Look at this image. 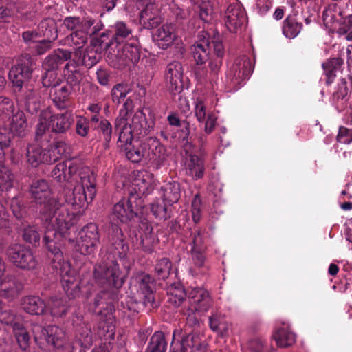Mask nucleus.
I'll use <instances>...</instances> for the list:
<instances>
[{
	"label": "nucleus",
	"instance_id": "9b49d317",
	"mask_svg": "<svg viewBox=\"0 0 352 352\" xmlns=\"http://www.w3.org/2000/svg\"><path fill=\"white\" fill-rule=\"evenodd\" d=\"M144 199H120L113 206V214L122 223H126L142 214Z\"/></svg>",
	"mask_w": 352,
	"mask_h": 352
},
{
	"label": "nucleus",
	"instance_id": "6e6552de",
	"mask_svg": "<svg viewBox=\"0 0 352 352\" xmlns=\"http://www.w3.org/2000/svg\"><path fill=\"white\" fill-rule=\"evenodd\" d=\"M6 254L14 266L23 270H34L38 265L32 250L22 244L10 245L6 250Z\"/></svg>",
	"mask_w": 352,
	"mask_h": 352
},
{
	"label": "nucleus",
	"instance_id": "1a4fd4ad",
	"mask_svg": "<svg viewBox=\"0 0 352 352\" xmlns=\"http://www.w3.org/2000/svg\"><path fill=\"white\" fill-rule=\"evenodd\" d=\"M206 344L201 342L199 335L182 333V330L175 329L173 333V341L169 352H195L204 351Z\"/></svg>",
	"mask_w": 352,
	"mask_h": 352
},
{
	"label": "nucleus",
	"instance_id": "774afa93",
	"mask_svg": "<svg viewBox=\"0 0 352 352\" xmlns=\"http://www.w3.org/2000/svg\"><path fill=\"white\" fill-rule=\"evenodd\" d=\"M99 129L102 132L106 142H109L111 138L112 126L111 123L107 120H102L99 124Z\"/></svg>",
	"mask_w": 352,
	"mask_h": 352
},
{
	"label": "nucleus",
	"instance_id": "6e6d98bb",
	"mask_svg": "<svg viewBox=\"0 0 352 352\" xmlns=\"http://www.w3.org/2000/svg\"><path fill=\"white\" fill-rule=\"evenodd\" d=\"M23 201V199H12L10 204L13 214L18 219L26 217L28 214V210L25 206Z\"/></svg>",
	"mask_w": 352,
	"mask_h": 352
},
{
	"label": "nucleus",
	"instance_id": "c9c22d12",
	"mask_svg": "<svg viewBox=\"0 0 352 352\" xmlns=\"http://www.w3.org/2000/svg\"><path fill=\"white\" fill-rule=\"evenodd\" d=\"M118 56L121 60L126 61V64L128 62L135 63L140 59V52L136 45L126 43L123 46L121 51L118 50Z\"/></svg>",
	"mask_w": 352,
	"mask_h": 352
},
{
	"label": "nucleus",
	"instance_id": "052dcab7",
	"mask_svg": "<svg viewBox=\"0 0 352 352\" xmlns=\"http://www.w3.org/2000/svg\"><path fill=\"white\" fill-rule=\"evenodd\" d=\"M72 91V87L70 85H63L56 88L54 91V100L56 102H64L66 101Z\"/></svg>",
	"mask_w": 352,
	"mask_h": 352
},
{
	"label": "nucleus",
	"instance_id": "20e7f679",
	"mask_svg": "<svg viewBox=\"0 0 352 352\" xmlns=\"http://www.w3.org/2000/svg\"><path fill=\"white\" fill-rule=\"evenodd\" d=\"M89 203L87 199H45L41 204V215L47 221L50 217H60V213L70 217L71 227L77 221L87 209Z\"/></svg>",
	"mask_w": 352,
	"mask_h": 352
},
{
	"label": "nucleus",
	"instance_id": "9d476101",
	"mask_svg": "<svg viewBox=\"0 0 352 352\" xmlns=\"http://www.w3.org/2000/svg\"><path fill=\"white\" fill-rule=\"evenodd\" d=\"M99 242L98 226L89 223L80 230L74 249L81 254L90 255L96 251Z\"/></svg>",
	"mask_w": 352,
	"mask_h": 352
},
{
	"label": "nucleus",
	"instance_id": "0eeeda50",
	"mask_svg": "<svg viewBox=\"0 0 352 352\" xmlns=\"http://www.w3.org/2000/svg\"><path fill=\"white\" fill-rule=\"evenodd\" d=\"M132 283L135 284L137 291L142 295V303H135V307H129V309L138 312L141 307L153 309L157 307L154 296L155 281L148 274L141 273L137 274L133 279Z\"/></svg>",
	"mask_w": 352,
	"mask_h": 352
},
{
	"label": "nucleus",
	"instance_id": "5fc2aeb1",
	"mask_svg": "<svg viewBox=\"0 0 352 352\" xmlns=\"http://www.w3.org/2000/svg\"><path fill=\"white\" fill-rule=\"evenodd\" d=\"M166 199H161V201H155L151 204V210L157 218L166 219L169 217L167 212Z\"/></svg>",
	"mask_w": 352,
	"mask_h": 352
},
{
	"label": "nucleus",
	"instance_id": "c756f323",
	"mask_svg": "<svg viewBox=\"0 0 352 352\" xmlns=\"http://www.w3.org/2000/svg\"><path fill=\"white\" fill-rule=\"evenodd\" d=\"M49 307L53 317L61 318H65L67 313L71 312L73 308L71 304L67 305L65 300L56 296L50 298Z\"/></svg>",
	"mask_w": 352,
	"mask_h": 352
},
{
	"label": "nucleus",
	"instance_id": "69168bd1",
	"mask_svg": "<svg viewBox=\"0 0 352 352\" xmlns=\"http://www.w3.org/2000/svg\"><path fill=\"white\" fill-rule=\"evenodd\" d=\"M11 133L6 128H0V160L3 157V149L10 143Z\"/></svg>",
	"mask_w": 352,
	"mask_h": 352
},
{
	"label": "nucleus",
	"instance_id": "864d4df0",
	"mask_svg": "<svg viewBox=\"0 0 352 352\" xmlns=\"http://www.w3.org/2000/svg\"><path fill=\"white\" fill-rule=\"evenodd\" d=\"M248 348L253 352H274L267 342L260 338H254L249 341Z\"/></svg>",
	"mask_w": 352,
	"mask_h": 352
},
{
	"label": "nucleus",
	"instance_id": "dca6fc26",
	"mask_svg": "<svg viewBox=\"0 0 352 352\" xmlns=\"http://www.w3.org/2000/svg\"><path fill=\"white\" fill-rule=\"evenodd\" d=\"M80 184L73 190L74 198H94L96 192V177L89 168H83L80 173Z\"/></svg>",
	"mask_w": 352,
	"mask_h": 352
},
{
	"label": "nucleus",
	"instance_id": "ea45409f",
	"mask_svg": "<svg viewBox=\"0 0 352 352\" xmlns=\"http://www.w3.org/2000/svg\"><path fill=\"white\" fill-rule=\"evenodd\" d=\"M38 30L41 36L52 41H54L58 36L56 23L50 18L43 20L38 26Z\"/></svg>",
	"mask_w": 352,
	"mask_h": 352
},
{
	"label": "nucleus",
	"instance_id": "4c0bfd02",
	"mask_svg": "<svg viewBox=\"0 0 352 352\" xmlns=\"http://www.w3.org/2000/svg\"><path fill=\"white\" fill-rule=\"evenodd\" d=\"M128 144L127 146H120L126 153V157L132 162L137 163L141 161L142 158L146 160L145 148H144V140L138 145Z\"/></svg>",
	"mask_w": 352,
	"mask_h": 352
},
{
	"label": "nucleus",
	"instance_id": "338daca9",
	"mask_svg": "<svg viewBox=\"0 0 352 352\" xmlns=\"http://www.w3.org/2000/svg\"><path fill=\"white\" fill-rule=\"evenodd\" d=\"M337 140L342 144H350L352 142V129L346 127H340Z\"/></svg>",
	"mask_w": 352,
	"mask_h": 352
},
{
	"label": "nucleus",
	"instance_id": "bb28decb",
	"mask_svg": "<svg viewBox=\"0 0 352 352\" xmlns=\"http://www.w3.org/2000/svg\"><path fill=\"white\" fill-rule=\"evenodd\" d=\"M70 58V52L63 49H58L45 58L43 63V67L48 71L56 69L60 65Z\"/></svg>",
	"mask_w": 352,
	"mask_h": 352
},
{
	"label": "nucleus",
	"instance_id": "cd10ccee",
	"mask_svg": "<svg viewBox=\"0 0 352 352\" xmlns=\"http://www.w3.org/2000/svg\"><path fill=\"white\" fill-rule=\"evenodd\" d=\"M47 156V151H43L38 144H32L28 147L27 160L33 167H37L41 163H50Z\"/></svg>",
	"mask_w": 352,
	"mask_h": 352
},
{
	"label": "nucleus",
	"instance_id": "a211bd4d",
	"mask_svg": "<svg viewBox=\"0 0 352 352\" xmlns=\"http://www.w3.org/2000/svg\"><path fill=\"white\" fill-rule=\"evenodd\" d=\"M30 65V57L29 55H25L12 67L9 72V78L14 87L21 89L23 82L30 77L32 73Z\"/></svg>",
	"mask_w": 352,
	"mask_h": 352
},
{
	"label": "nucleus",
	"instance_id": "de8ad7c7",
	"mask_svg": "<svg viewBox=\"0 0 352 352\" xmlns=\"http://www.w3.org/2000/svg\"><path fill=\"white\" fill-rule=\"evenodd\" d=\"M195 10L202 21L210 22L212 19L214 11L210 1H203L195 6Z\"/></svg>",
	"mask_w": 352,
	"mask_h": 352
},
{
	"label": "nucleus",
	"instance_id": "f704fd0d",
	"mask_svg": "<svg viewBox=\"0 0 352 352\" xmlns=\"http://www.w3.org/2000/svg\"><path fill=\"white\" fill-rule=\"evenodd\" d=\"M71 147L64 141H57L47 152V161L50 163L56 162L62 157L69 155Z\"/></svg>",
	"mask_w": 352,
	"mask_h": 352
},
{
	"label": "nucleus",
	"instance_id": "4d7b16f0",
	"mask_svg": "<svg viewBox=\"0 0 352 352\" xmlns=\"http://www.w3.org/2000/svg\"><path fill=\"white\" fill-rule=\"evenodd\" d=\"M197 311H194L188 306H184L182 309V314L186 316V324L190 327H196L199 324V317Z\"/></svg>",
	"mask_w": 352,
	"mask_h": 352
},
{
	"label": "nucleus",
	"instance_id": "79ce46f5",
	"mask_svg": "<svg viewBox=\"0 0 352 352\" xmlns=\"http://www.w3.org/2000/svg\"><path fill=\"white\" fill-rule=\"evenodd\" d=\"M29 192L34 198H47L51 195V188L45 180L41 179L31 184Z\"/></svg>",
	"mask_w": 352,
	"mask_h": 352
},
{
	"label": "nucleus",
	"instance_id": "6ab92c4d",
	"mask_svg": "<svg viewBox=\"0 0 352 352\" xmlns=\"http://www.w3.org/2000/svg\"><path fill=\"white\" fill-rule=\"evenodd\" d=\"M107 241L111 247L117 251L120 258L126 257L129 247L126 241L122 229L115 223H111L107 229Z\"/></svg>",
	"mask_w": 352,
	"mask_h": 352
},
{
	"label": "nucleus",
	"instance_id": "0e129e2a",
	"mask_svg": "<svg viewBox=\"0 0 352 352\" xmlns=\"http://www.w3.org/2000/svg\"><path fill=\"white\" fill-rule=\"evenodd\" d=\"M164 198H178L180 194L179 184L177 182L168 183L164 187Z\"/></svg>",
	"mask_w": 352,
	"mask_h": 352
},
{
	"label": "nucleus",
	"instance_id": "423d86ee",
	"mask_svg": "<svg viewBox=\"0 0 352 352\" xmlns=\"http://www.w3.org/2000/svg\"><path fill=\"white\" fill-rule=\"evenodd\" d=\"M72 122V114L69 112L52 115L49 110L43 111L36 126V136H41L49 129L56 133H63L69 129Z\"/></svg>",
	"mask_w": 352,
	"mask_h": 352
},
{
	"label": "nucleus",
	"instance_id": "37998d69",
	"mask_svg": "<svg viewBox=\"0 0 352 352\" xmlns=\"http://www.w3.org/2000/svg\"><path fill=\"white\" fill-rule=\"evenodd\" d=\"M14 176L10 170L0 164V196L13 187Z\"/></svg>",
	"mask_w": 352,
	"mask_h": 352
},
{
	"label": "nucleus",
	"instance_id": "4468645a",
	"mask_svg": "<svg viewBox=\"0 0 352 352\" xmlns=\"http://www.w3.org/2000/svg\"><path fill=\"white\" fill-rule=\"evenodd\" d=\"M80 27L81 28L76 30L69 36L72 45L79 50L86 44L89 35L94 34L102 30V24L100 21H96L87 17Z\"/></svg>",
	"mask_w": 352,
	"mask_h": 352
},
{
	"label": "nucleus",
	"instance_id": "e433bc0d",
	"mask_svg": "<svg viewBox=\"0 0 352 352\" xmlns=\"http://www.w3.org/2000/svg\"><path fill=\"white\" fill-rule=\"evenodd\" d=\"M10 118V131L16 135H23L28 129V123L24 113L17 111Z\"/></svg>",
	"mask_w": 352,
	"mask_h": 352
},
{
	"label": "nucleus",
	"instance_id": "f03ea898",
	"mask_svg": "<svg viewBox=\"0 0 352 352\" xmlns=\"http://www.w3.org/2000/svg\"><path fill=\"white\" fill-rule=\"evenodd\" d=\"M124 274L116 261L99 263L93 270V281L102 290L94 298V311L98 315L107 314L103 311L112 310L113 301L118 299V290L124 283Z\"/></svg>",
	"mask_w": 352,
	"mask_h": 352
},
{
	"label": "nucleus",
	"instance_id": "aec40b11",
	"mask_svg": "<svg viewBox=\"0 0 352 352\" xmlns=\"http://www.w3.org/2000/svg\"><path fill=\"white\" fill-rule=\"evenodd\" d=\"M23 289V285L14 276L3 274L0 277V296L9 300L14 299Z\"/></svg>",
	"mask_w": 352,
	"mask_h": 352
},
{
	"label": "nucleus",
	"instance_id": "ddd939ff",
	"mask_svg": "<svg viewBox=\"0 0 352 352\" xmlns=\"http://www.w3.org/2000/svg\"><path fill=\"white\" fill-rule=\"evenodd\" d=\"M252 69L250 58L246 56H243L237 58L229 67L226 76L234 86L240 85L249 78Z\"/></svg>",
	"mask_w": 352,
	"mask_h": 352
},
{
	"label": "nucleus",
	"instance_id": "e2e57ef3",
	"mask_svg": "<svg viewBox=\"0 0 352 352\" xmlns=\"http://www.w3.org/2000/svg\"><path fill=\"white\" fill-rule=\"evenodd\" d=\"M206 249L204 232L201 230H197L194 233L191 250L205 251Z\"/></svg>",
	"mask_w": 352,
	"mask_h": 352
},
{
	"label": "nucleus",
	"instance_id": "3c124183",
	"mask_svg": "<svg viewBox=\"0 0 352 352\" xmlns=\"http://www.w3.org/2000/svg\"><path fill=\"white\" fill-rule=\"evenodd\" d=\"M14 103L9 98L0 96V116L2 119H10L14 115Z\"/></svg>",
	"mask_w": 352,
	"mask_h": 352
},
{
	"label": "nucleus",
	"instance_id": "bf43d9fd",
	"mask_svg": "<svg viewBox=\"0 0 352 352\" xmlns=\"http://www.w3.org/2000/svg\"><path fill=\"white\" fill-rule=\"evenodd\" d=\"M129 89L126 85L118 84L113 87L111 91L113 101L120 104L126 96Z\"/></svg>",
	"mask_w": 352,
	"mask_h": 352
},
{
	"label": "nucleus",
	"instance_id": "f8f14e48",
	"mask_svg": "<svg viewBox=\"0 0 352 352\" xmlns=\"http://www.w3.org/2000/svg\"><path fill=\"white\" fill-rule=\"evenodd\" d=\"M133 180L131 186L127 188L130 197L136 196L142 198L148 195L153 190L155 179L153 174L147 170H142L133 173Z\"/></svg>",
	"mask_w": 352,
	"mask_h": 352
},
{
	"label": "nucleus",
	"instance_id": "58836bf2",
	"mask_svg": "<svg viewBox=\"0 0 352 352\" xmlns=\"http://www.w3.org/2000/svg\"><path fill=\"white\" fill-rule=\"evenodd\" d=\"M278 347H287L295 342V335L285 328H279L273 334Z\"/></svg>",
	"mask_w": 352,
	"mask_h": 352
},
{
	"label": "nucleus",
	"instance_id": "2eb2a0df",
	"mask_svg": "<svg viewBox=\"0 0 352 352\" xmlns=\"http://www.w3.org/2000/svg\"><path fill=\"white\" fill-rule=\"evenodd\" d=\"M183 68L177 61L168 63L164 71V80L167 89L173 94L180 93L183 85Z\"/></svg>",
	"mask_w": 352,
	"mask_h": 352
},
{
	"label": "nucleus",
	"instance_id": "72a5a7b5",
	"mask_svg": "<svg viewBox=\"0 0 352 352\" xmlns=\"http://www.w3.org/2000/svg\"><path fill=\"white\" fill-rule=\"evenodd\" d=\"M186 173L194 179H199L203 176L204 166L202 160L195 155H190L186 161Z\"/></svg>",
	"mask_w": 352,
	"mask_h": 352
},
{
	"label": "nucleus",
	"instance_id": "a878e982",
	"mask_svg": "<svg viewBox=\"0 0 352 352\" xmlns=\"http://www.w3.org/2000/svg\"><path fill=\"white\" fill-rule=\"evenodd\" d=\"M205 34H206L203 32L199 37L201 38L203 36L204 38H200L199 41L191 48V52L196 63L200 65L204 64L208 59V56L211 47V43L209 42L208 38L206 37Z\"/></svg>",
	"mask_w": 352,
	"mask_h": 352
},
{
	"label": "nucleus",
	"instance_id": "49530a36",
	"mask_svg": "<svg viewBox=\"0 0 352 352\" xmlns=\"http://www.w3.org/2000/svg\"><path fill=\"white\" fill-rule=\"evenodd\" d=\"M114 35L111 38V43H120L128 38L132 33L131 30L123 22H117L114 26Z\"/></svg>",
	"mask_w": 352,
	"mask_h": 352
},
{
	"label": "nucleus",
	"instance_id": "a18cd8bd",
	"mask_svg": "<svg viewBox=\"0 0 352 352\" xmlns=\"http://www.w3.org/2000/svg\"><path fill=\"white\" fill-rule=\"evenodd\" d=\"M172 270V262L168 258H162L156 261L154 273L158 279L165 280L167 278Z\"/></svg>",
	"mask_w": 352,
	"mask_h": 352
},
{
	"label": "nucleus",
	"instance_id": "5701e85b",
	"mask_svg": "<svg viewBox=\"0 0 352 352\" xmlns=\"http://www.w3.org/2000/svg\"><path fill=\"white\" fill-rule=\"evenodd\" d=\"M194 111L197 120L199 123H205V132L208 134L212 133L216 125V116L212 113L207 112L204 102L199 99L195 102Z\"/></svg>",
	"mask_w": 352,
	"mask_h": 352
},
{
	"label": "nucleus",
	"instance_id": "c03bdc74",
	"mask_svg": "<svg viewBox=\"0 0 352 352\" xmlns=\"http://www.w3.org/2000/svg\"><path fill=\"white\" fill-rule=\"evenodd\" d=\"M209 326L214 332L219 333L222 337L228 333V326L220 314H212L209 317Z\"/></svg>",
	"mask_w": 352,
	"mask_h": 352
},
{
	"label": "nucleus",
	"instance_id": "603ef678",
	"mask_svg": "<svg viewBox=\"0 0 352 352\" xmlns=\"http://www.w3.org/2000/svg\"><path fill=\"white\" fill-rule=\"evenodd\" d=\"M342 20L341 12L333 10L331 8L324 10L323 12V21L327 26L333 28L336 23H340Z\"/></svg>",
	"mask_w": 352,
	"mask_h": 352
},
{
	"label": "nucleus",
	"instance_id": "473e14b6",
	"mask_svg": "<svg viewBox=\"0 0 352 352\" xmlns=\"http://www.w3.org/2000/svg\"><path fill=\"white\" fill-rule=\"evenodd\" d=\"M14 337L22 351H25L30 345L31 337L22 322L16 323L12 329Z\"/></svg>",
	"mask_w": 352,
	"mask_h": 352
},
{
	"label": "nucleus",
	"instance_id": "39448f33",
	"mask_svg": "<svg viewBox=\"0 0 352 352\" xmlns=\"http://www.w3.org/2000/svg\"><path fill=\"white\" fill-rule=\"evenodd\" d=\"M115 128L119 133V146H127L132 143L135 137L145 135L148 133L147 129H142L140 118L133 116L132 112L126 108L120 111L115 121Z\"/></svg>",
	"mask_w": 352,
	"mask_h": 352
},
{
	"label": "nucleus",
	"instance_id": "f3484780",
	"mask_svg": "<svg viewBox=\"0 0 352 352\" xmlns=\"http://www.w3.org/2000/svg\"><path fill=\"white\" fill-rule=\"evenodd\" d=\"M212 305L209 292L203 287L192 288L188 294V305L194 311L207 312Z\"/></svg>",
	"mask_w": 352,
	"mask_h": 352
},
{
	"label": "nucleus",
	"instance_id": "393cba45",
	"mask_svg": "<svg viewBox=\"0 0 352 352\" xmlns=\"http://www.w3.org/2000/svg\"><path fill=\"white\" fill-rule=\"evenodd\" d=\"M21 307L31 315H42L45 313L47 305L43 299L38 296H27L21 300Z\"/></svg>",
	"mask_w": 352,
	"mask_h": 352
},
{
	"label": "nucleus",
	"instance_id": "09e8293b",
	"mask_svg": "<svg viewBox=\"0 0 352 352\" xmlns=\"http://www.w3.org/2000/svg\"><path fill=\"white\" fill-rule=\"evenodd\" d=\"M41 234L34 226H27L23 232V239L26 243H29L34 247L40 245Z\"/></svg>",
	"mask_w": 352,
	"mask_h": 352
},
{
	"label": "nucleus",
	"instance_id": "7c9ffc66",
	"mask_svg": "<svg viewBox=\"0 0 352 352\" xmlns=\"http://www.w3.org/2000/svg\"><path fill=\"white\" fill-rule=\"evenodd\" d=\"M155 153L146 154V160L148 162L151 166L155 169H159L164 166L166 160L167 154L165 147L161 143H154Z\"/></svg>",
	"mask_w": 352,
	"mask_h": 352
},
{
	"label": "nucleus",
	"instance_id": "7ed1b4c3",
	"mask_svg": "<svg viewBox=\"0 0 352 352\" xmlns=\"http://www.w3.org/2000/svg\"><path fill=\"white\" fill-rule=\"evenodd\" d=\"M33 333L35 342L39 347H43L45 342L55 349V352H78L80 350L78 344L69 340L65 330L58 326L36 325Z\"/></svg>",
	"mask_w": 352,
	"mask_h": 352
},
{
	"label": "nucleus",
	"instance_id": "a19ab883",
	"mask_svg": "<svg viewBox=\"0 0 352 352\" xmlns=\"http://www.w3.org/2000/svg\"><path fill=\"white\" fill-rule=\"evenodd\" d=\"M302 27V23L298 22L295 16H289L284 21L283 26V34L287 38H294L298 35Z\"/></svg>",
	"mask_w": 352,
	"mask_h": 352
},
{
	"label": "nucleus",
	"instance_id": "412c9836",
	"mask_svg": "<svg viewBox=\"0 0 352 352\" xmlns=\"http://www.w3.org/2000/svg\"><path fill=\"white\" fill-rule=\"evenodd\" d=\"M246 21L243 9L237 3L230 4L226 12L225 23L230 32H237Z\"/></svg>",
	"mask_w": 352,
	"mask_h": 352
},
{
	"label": "nucleus",
	"instance_id": "8fccbe9b",
	"mask_svg": "<svg viewBox=\"0 0 352 352\" xmlns=\"http://www.w3.org/2000/svg\"><path fill=\"white\" fill-rule=\"evenodd\" d=\"M0 322L5 324L6 325H11L13 329L14 324L20 323L21 322L18 321L17 316L13 311L10 309L6 306H2L1 304Z\"/></svg>",
	"mask_w": 352,
	"mask_h": 352
},
{
	"label": "nucleus",
	"instance_id": "2f4dec72",
	"mask_svg": "<svg viewBox=\"0 0 352 352\" xmlns=\"http://www.w3.org/2000/svg\"><path fill=\"white\" fill-rule=\"evenodd\" d=\"M167 346L164 333L155 331L150 338L145 352H166Z\"/></svg>",
	"mask_w": 352,
	"mask_h": 352
},
{
	"label": "nucleus",
	"instance_id": "680f3d73",
	"mask_svg": "<svg viewBox=\"0 0 352 352\" xmlns=\"http://www.w3.org/2000/svg\"><path fill=\"white\" fill-rule=\"evenodd\" d=\"M191 256L195 265L201 269V273L206 272L208 267L205 265L206 257L204 251L190 250Z\"/></svg>",
	"mask_w": 352,
	"mask_h": 352
},
{
	"label": "nucleus",
	"instance_id": "b1692460",
	"mask_svg": "<svg viewBox=\"0 0 352 352\" xmlns=\"http://www.w3.org/2000/svg\"><path fill=\"white\" fill-rule=\"evenodd\" d=\"M176 37L175 27L171 24L163 25L153 35V40L162 49H166L170 46Z\"/></svg>",
	"mask_w": 352,
	"mask_h": 352
},
{
	"label": "nucleus",
	"instance_id": "4be33fe9",
	"mask_svg": "<svg viewBox=\"0 0 352 352\" xmlns=\"http://www.w3.org/2000/svg\"><path fill=\"white\" fill-rule=\"evenodd\" d=\"M78 166L72 161H66L58 164L52 172V177L58 182H69L77 173Z\"/></svg>",
	"mask_w": 352,
	"mask_h": 352
},
{
	"label": "nucleus",
	"instance_id": "f257e3e1",
	"mask_svg": "<svg viewBox=\"0 0 352 352\" xmlns=\"http://www.w3.org/2000/svg\"><path fill=\"white\" fill-rule=\"evenodd\" d=\"M60 217H50L45 221L46 230L43 239V245L52 258L53 267L60 270L63 288L69 298L74 299L79 295L80 284L84 285L85 280L80 282L69 272V265L65 262L61 251L62 243L69 234L71 229L70 217L68 214L60 213Z\"/></svg>",
	"mask_w": 352,
	"mask_h": 352
},
{
	"label": "nucleus",
	"instance_id": "c85d7f7f",
	"mask_svg": "<svg viewBox=\"0 0 352 352\" xmlns=\"http://www.w3.org/2000/svg\"><path fill=\"white\" fill-rule=\"evenodd\" d=\"M168 302L178 307L186 302V293L180 283L171 284L167 289Z\"/></svg>",
	"mask_w": 352,
	"mask_h": 352
},
{
	"label": "nucleus",
	"instance_id": "13d9d810",
	"mask_svg": "<svg viewBox=\"0 0 352 352\" xmlns=\"http://www.w3.org/2000/svg\"><path fill=\"white\" fill-rule=\"evenodd\" d=\"M26 108L31 113L37 112L41 108V99L36 92L31 91L27 95Z\"/></svg>",
	"mask_w": 352,
	"mask_h": 352
}]
</instances>
